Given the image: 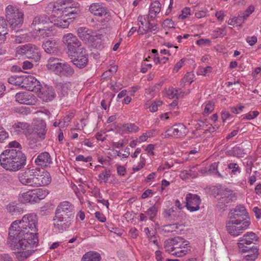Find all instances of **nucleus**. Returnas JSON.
I'll use <instances>...</instances> for the list:
<instances>
[{
    "label": "nucleus",
    "instance_id": "obj_1",
    "mask_svg": "<svg viewBox=\"0 0 261 261\" xmlns=\"http://www.w3.org/2000/svg\"><path fill=\"white\" fill-rule=\"evenodd\" d=\"M25 154L17 149H7L0 155L1 165L6 170L16 172L26 165Z\"/></svg>",
    "mask_w": 261,
    "mask_h": 261
},
{
    "label": "nucleus",
    "instance_id": "obj_2",
    "mask_svg": "<svg viewBox=\"0 0 261 261\" xmlns=\"http://www.w3.org/2000/svg\"><path fill=\"white\" fill-rule=\"evenodd\" d=\"M10 227L25 234L27 238H38V217L35 213L24 215L21 220L13 222Z\"/></svg>",
    "mask_w": 261,
    "mask_h": 261
},
{
    "label": "nucleus",
    "instance_id": "obj_3",
    "mask_svg": "<svg viewBox=\"0 0 261 261\" xmlns=\"http://www.w3.org/2000/svg\"><path fill=\"white\" fill-rule=\"evenodd\" d=\"M7 242L11 250L17 251L36 247L38 240L36 238H27L25 234L10 227Z\"/></svg>",
    "mask_w": 261,
    "mask_h": 261
},
{
    "label": "nucleus",
    "instance_id": "obj_4",
    "mask_svg": "<svg viewBox=\"0 0 261 261\" xmlns=\"http://www.w3.org/2000/svg\"><path fill=\"white\" fill-rule=\"evenodd\" d=\"M6 17L10 27L13 30L21 26L23 22L22 12L12 5H9L6 7Z\"/></svg>",
    "mask_w": 261,
    "mask_h": 261
},
{
    "label": "nucleus",
    "instance_id": "obj_5",
    "mask_svg": "<svg viewBox=\"0 0 261 261\" xmlns=\"http://www.w3.org/2000/svg\"><path fill=\"white\" fill-rule=\"evenodd\" d=\"M53 6V13L54 15L56 14H62L69 13V12L75 11L76 9L80 7V4L72 0H58L56 3L51 4Z\"/></svg>",
    "mask_w": 261,
    "mask_h": 261
},
{
    "label": "nucleus",
    "instance_id": "obj_6",
    "mask_svg": "<svg viewBox=\"0 0 261 261\" xmlns=\"http://www.w3.org/2000/svg\"><path fill=\"white\" fill-rule=\"evenodd\" d=\"M250 224L249 220H229L226 222L227 232L233 236H238L247 229Z\"/></svg>",
    "mask_w": 261,
    "mask_h": 261
},
{
    "label": "nucleus",
    "instance_id": "obj_7",
    "mask_svg": "<svg viewBox=\"0 0 261 261\" xmlns=\"http://www.w3.org/2000/svg\"><path fill=\"white\" fill-rule=\"evenodd\" d=\"M89 11L94 16L97 17H104L102 22L109 21L111 19L110 11L102 3H94L89 6Z\"/></svg>",
    "mask_w": 261,
    "mask_h": 261
},
{
    "label": "nucleus",
    "instance_id": "obj_8",
    "mask_svg": "<svg viewBox=\"0 0 261 261\" xmlns=\"http://www.w3.org/2000/svg\"><path fill=\"white\" fill-rule=\"evenodd\" d=\"M51 180L50 173L44 169L34 168L33 187H43L48 185Z\"/></svg>",
    "mask_w": 261,
    "mask_h": 261
},
{
    "label": "nucleus",
    "instance_id": "obj_9",
    "mask_svg": "<svg viewBox=\"0 0 261 261\" xmlns=\"http://www.w3.org/2000/svg\"><path fill=\"white\" fill-rule=\"evenodd\" d=\"M63 41L67 46L69 54H75L82 49L81 42L77 37L71 33H68L64 36Z\"/></svg>",
    "mask_w": 261,
    "mask_h": 261
},
{
    "label": "nucleus",
    "instance_id": "obj_10",
    "mask_svg": "<svg viewBox=\"0 0 261 261\" xmlns=\"http://www.w3.org/2000/svg\"><path fill=\"white\" fill-rule=\"evenodd\" d=\"M54 25L59 28L65 29L68 27L70 23L72 21L76 16V12L72 11L69 12V13L62 14H56L54 15Z\"/></svg>",
    "mask_w": 261,
    "mask_h": 261
},
{
    "label": "nucleus",
    "instance_id": "obj_11",
    "mask_svg": "<svg viewBox=\"0 0 261 261\" xmlns=\"http://www.w3.org/2000/svg\"><path fill=\"white\" fill-rule=\"evenodd\" d=\"M74 206L70 202L65 201L60 202L56 210V215L68 217L72 219L74 217Z\"/></svg>",
    "mask_w": 261,
    "mask_h": 261
},
{
    "label": "nucleus",
    "instance_id": "obj_12",
    "mask_svg": "<svg viewBox=\"0 0 261 261\" xmlns=\"http://www.w3.org/2000/svg\"><path fill=\"white\" fill-rule=\"evenodd\" d=\"M17 178L22 185L33 187L34 168H27L21 171L18 174Z\"/></svg>",
    "mask_w": 261,
    "mask_h": 261
},
{
    "label": "nucleus",
    "instance_id": "obj_13",
    "mask_svg": "<svg viewBox=\"0 0 261 261\" xmlns=\"http://www.w3.org/2000/svg\"><path fill=\"white\" fill-rule=\"evenodd\" d=\"M53 230L55 232H63L69 227L71 224V219L68 217H64L56 215L54 219Z\"/></svg>",
    "mask_w": 261,
    "mask_h": 261
},
{
    "label": "nucleus",
    "instance_id": "obj_14",
    "mask_svg": "<svg viewBox=\"0 0 261 261\" xmlns=\"http://www.w3.org/2000/svg\"><path fill=\"white\" fill-rule=\"evenodd\" d=\"M30 91L38 93L41 89V85L39 81L31 75H24L23 87Z\"/></svg>",
    "mask_w": 261,
    "mask_h": 261
},
{
    "label": "nucleus",
    "instance_id": "obj_15",
    "mask_svg": "<svg viewBox=\"0 0 261 261\" xmlns=\"http://www.w3.org/2000/svg\"><path fill=\"white\" fill-rule=\"evenodd\" d=\"M257 240L258 237L255 233L253 232H246L242 237L239 239L238 245L239 251H244L246 250V247H248L246 245L255 243Z\"/></svg>",
    "mask_w": 261,
    "mask_h": 261
},
{
    "label": "nucleus",
    "instance_id": "obj_16",
    "mask_svg": "<svg viewBox=\"0 0 261 261\" xmlns=\"http://www.w3.org/2000/svg\"><path fill=\"white\" fill-rule=\"evenodd\" d=\"M186 207L190 212H194L199 210L201 199L200 197L192 193H188L186 196Z\"/></svg>",
    "mask_w": 261,
    "mask_h": 261
},
{
    "label": "nucleus",
    "instance_id": "obj_17",
    "mask_svg": "<svg viewBox=\"0 0 261 261\" xmlns=\"http://www.w3.org/2000/svg\"><path fill=\"white\" fill-rule=\"evenodd\" d=\"M176 210V208L172 207L169 210H165L163 215L164 218L169 220L182 222L186 218V214L183 212Z\"/></svg>",
    "mask_w": 261,
    "mask_h": 261
},
{
    "label": "nucleus",
    "instance_id": "obj_18",
    "mask_svg": "<svg viewBox=\"0 0 261 261\" xmlns=\"http://www.w3.org/2000/svg\"><path fill=\"white\" fill-rule=\"evenodd\" d=\"M189 244L188 241L181 237H176L166 240L164 243V248L165 251L167 252L168 249L173 250L176 249L177 247L180 248V246L183 247L184 245Z\"/></svg>",
    "mask_w": 261,
    "mask_h": 261
},
{
    "label": "nucleus",
    "instance_id": "obj_19",
    "mask_svg": "<svg viewBox=\"0 0 261 261\" xmlns=\"http://www.w3.org/2000/svg\"><path fill=\"white\" fill-rule=\"evenodd\" d=\"M75 57L73 60V63L79 68L85 67L88 63V58L85 48L82 49L79 52L74 54Z\"/></svg>",
    "mask_w": 261,
    "mask_h": 261
},
{
    "label": "nucleus",
    "instance_id": "obj_20",
    "mask_svg": "<svg viewBox=\"0 0 261 261\" xmlns=\"http://www.w3.org/2000/svg\"><path fill=\"white\" fill-rule=\"evenodd\" d=\"M77 33L79 37L85 42H93L95 37L98 36L95 35V33L87 28L81 27L77 30Z\"/></svg>",
    "mask_w": 261,
    "mask_h": 261
},
{
    "label": "nucleus",
    "instance_id": "obj_21",
    "mask_svg": "<svg viewBox=\"0 0 261 261\" xmlns=\"http://www.w3.org/2000/svg\"><path fill=\"white\" fill-rule=\"evenodd\" d=\"M35 163L39 166L47 167L52 163V159L48 152L40 153L35 159Z\"/></svg>",
    "mask_w": 261,
    "mask_h": 261
},
{
    "label": "nucleus",
    "instance_id": "obj_22",
    "mask_svg": "<svg viewBox=\"0 0 261 261\" xmlns=\"http://www.w3.org/2000/svg\"><path fill=\"white\" fill-rule=\"evenodd\" d=\"M74 73V70L73 67L68 63L62 61L56 74L61 77H69L71 76Z\"/></svg>",
    "mask_w": 261,
    "mask_h": 261
},
{
    "label": "nucleus",
    "instance_id": "obj_23",
    "mask_svg": "<svg viewBox=\"0 0 261 261\" xmlns=\"http://www.w3.org/2000/svg\"><path fill=\"white\" fill-rule=\"evenodd\" d=\"M42 47L46 53L55 54L58 50L59 43L56 39H48L43 42Z\"/></svg>",
    "mask_w": 261,
    "mask_h": 261
},
{
    "label": "nucleus",
    "instance_id": "obj_24",
    "mask_svg": "<svg viewBox=\"0 0 261 261\" xmlns=\"http://www.w3.org/2000/svg\"><path fill=\"white\" fill-rule=\"evenodd\" d=\"M33 97V95L28 92H19L16 94L15 100L20 104L31 105L35 101L34 98L32 99Z\"/></svg>",
    "mask_w": 261,
    "mask_h": 261
},
{
    "label": "nucleus",
    "instance_id": "obj_25",
    "mask_svg": "<svg viewBox=\"0 0 261 261\" xmlns=\"http://www.w3.org/2000/svg\"><path fill=\"white\" fill-rule=\"evenodd\" d=\"M246 250L244 251H239L242 253L246 254L243 256V260L245 261H254L258 257V249L257 247H246Z\"/></svg>",
    "mask_w": 261,
    "mask_h": 261
},
{
    "label": "nucleus",
    "instance_id": "obj_26",
    "mask_svg": "<svg viewBox=\"0 0 261 261\" xmlns=\"http://www.w3.org/2000/svg\"><path fill=\"white\" fill-rule=\"evenodd\" d=\"M40 98L44 101L52 100L55 96V92L52 87L45 86L41 87L40 91Z\"/></svg>",
    "mask_w": 261,
    "mask_h": 261
},
{
    "label": "nucleus",
    "instance_id": "obj_27",
    "mask_svg": "<svg viewBox=\"0 0 261 261\" xmlns=\"http://www.w3.org/2000/svg\"><path fill=\"white\" fill-rule=\"evenodd\" d=\"M19 200L23 203H36L34 189L21 192L18 196Z\"/></svg>",
    "mask_w": 261,
    "mask_h": 261
},
{
    "label": "nucleus",
    "instance_id": "obj_28",
    "mask_svg": "<svg viewBox=\"0 0 261 261\" xmlns=\"http://www.w3.org/2000/svg\"><path fill=\"white\" fill-rule=\"evenodd\" d=\"M52 13L53 14L50 16L43 15L35 17L32 23V27H35L36 25L49 24L50 23H53L54 16L53 12Z\"/></svg>",
    "mask_w": 261,
    "mask_h": 261
},
{
    "label": "nucleus",
    "instance_id": "obj_29",
    "mask_svg": "<svg viewBox=\"0 0 261 261\" xmlns=\"http://www.w3.org/2000/svg\"><path fill=\"white\" fill-rule=\"evenodd\" d=\"M62 61L63 60L60 58L50 57L47 60L46 64V68L48 70L56 74Z\"/></svg>",
    "mask_w": 261,
    "mask_h": 261
},
{
    "label": "nucleus",
    "instance_id": "obj_30",
    "mask_svg": "<svg viewBox=\"0 0 261 261\" xmlns=\"http://www.w3.org/2000/svg\"><path fill=\"white\" fill-rule=\"evenodd\" d=\"M179 222L162 226L161 227L162 233L165 235H169L170 233H177L179 227L182 225V224H179Z\"/></svg>",
    "mask_w": 261,
    "mask_h": 261
},
{
    "label": "nucleus",
    "instance_id": "obj_31",
    "mask_svg": "<svg viewBox=\"0 0 261 261\" xmlns=\"http://www.w3.org/2000/svg\"><path fill=\"white\" fill-rule=\"evenodd\" d=\"M34 251L30 248L17 251L13 253L17 261H26L27 259L34 253Z\"/></svg>",
    "mask_w": 261,
    "mask_h": 261
},
{
    "label": "nucleus",
    "instance_id": "obj_32",
    "mask_svg": "<svg viewBox=\"0 0 261 261\" xmlns=\"http://www.w3.org/2000/svg\"><path fill=\"white\" fill-rule=\"evenodd\" d=\"M71 83L69 82H61L58 84L59 94L61 96H66L71 91Z\"/></svg>",
    "mask_w": 261,
    "mask_h": 261
},
{
    "label": "nucleus",
    "instance_id": "obj_33",
    "mask_svg": "<svg viewBox=\"0 0 261 261\" xmlns=\"http://www.w3.org/2000/svg\"><path fill=\"white\" fill-rule=\"evenodd\" d=\"M161 6V3L158 1L152 3L149 10L148 18L151 20L154 19L156 15L160 12Z\"/></svg>",
    "mask_w": 261,
    "mask_h": 261
},
{
    "label": "nucleus",
    "instance_id": "obj_34",
    "mask_svg": "<svg viewBox=\"0 0 261 261\" xmlns=\"http://www.w3.org/2000/svg\"><path fill=\"white\" fill-rule=\"evenodd\" d=\"M190 250L189 244L187 245H184L183 247L180 246L174 249L173 250H167V252L173 255L176 257H182L187 254L188 251Z\"/></svg>",
    "mask_w": 261,
    "mask_h": 261
},
{
    "label": "nucleus",
    "instance_id": "obj_35",
    "mask_svg": "<svg viewBox=\"0 0 261 261\" xmlns=\"http://www.w3.org/2000/svg\"><path fill=\"white\" fill-rule=\"evenodd\" d=\"M25 135L28 140L35 143L37 141L42 140L44 138V132H41V133L38 132H24Z\"/></svg>",
    "mask_w": 261,
    "mask_h": 261
},
{
    "label": "nucleus",
    "instance_id": "obj_36",
    "mask_svg": "<svg viewBox=\"0 0 261 261\" xmlns=\"http://www.w3.org/2000/svg\"><path fill=\"white\" fill-rule=\"evenodd\" d=\"M101 259V257L99 253L90 251L83 255L81 261H100Z\"/></svg>",
    "mask_w": 261,
    "mask_h": 261
},
{
    "label": "nucleus",
    "instance_id": "obj_37",
    "mask_svg": "<svg viewBox=\"0 0 261 261\" xmlns=\"http://www.w3.org/2000/svg\"><path fill=\"white\" fill-rule=\"evenodd\" d=\"M222 199L228 203L236 200L237 196L233 192L228 189H225L222 193Z\"/></svg>",
    "mask_w": 261,
    "mask_h": 261
},
{
    "label": "nucleus",
    "instance_id": "obj_38",
    "mask_svg": "<svg viewBox=\"0 0 261 261\" xmlns=\"http://www.w3.org/2000/svg\"><path fill=\"white\" fill-rule=\"evenodd\" d=\"M31 48L28 49V51L31 57H27L28 58L33 59L35 61H38L40 59L41 55L39 49L35 45L30 44Z\"/></svg>",
    "mask_w": 261,
    "mask_h": 261
},
{
    "label": "nucleus",
    "instance_id": "obj_39",
    "mask_svg": "<svg viewBox=\"0 0 261 261\" xmlns=\"http://www.w3.org/2000/svg\"><path fill=\"white\" fill-rule=\"evenodd\" d=\"M218 163H214L211 165L208 168L205 167L199 170L201 174H217L219 176L221 177V174L218 172Z\"/></svg>",
    "mask_w": 261,
    "mask_h": 261
},
{
    "label": "nucleus",
    "instance_id": "obj_40",
    "mask_svg": "<svg viewBox=\"0 0 261 261\" xmlns=\"http://www.w3.org/2000/svg\"><path fill=\"white\" fill-rule=\"evenodd\" d=\"M163 102L161 100H158L153 101H148L144 105L146 109H149L151 112H155L158 111V108L162 106Z\"/></svg>",
    "mask_w": 261,
    "mask_h": 261
},
{
    "label": "nucleus",
    "instance_id": "obj_41",
    "mask_svg": "<svg viewBox=\"0 0 261 261\" xmlns=\"http://www.w3.org/2000/svg\"><path fill=\"white\" fill-rule=\"evenodd\" d=\"M111 175V171L109 169H106L98 174L97 180L100 184L107 183Z\"/></svg>",
    "mask_w": 261,
    "mask_h": 261
},
{
    "label": "nucleus",
    "instance_id": "obj_42",
    "mask_svg": "<svg viewBox=\"0 0 261 261\" xmlns=\"http://www.w3.org/2000/svg\"><path fill=\"white\" fill-rule=\"evenodd\" d=\"M33 129L36 130H45L46 123L42 119L36 118L32 121Z\"/></svg>",
    "mask_w": 261,
    "mask_h": 261
},
{
    "label": "nucleus",
    "instance_id": "obj_43",
    "mask_svg": "<svg viewBox=\"0 0 261 261\" xmlns=\"http://www.w3.org/2000/svg\"><path fill=\"white\" fill-rule=\"evenodd\" d=\"M36 203L44 199L48 194V191L46 189L39 188L34 189Z\"/></svg>",
    "mask_w": 261,
    "mask_h": 261
},
{
    "label": "nucleus",
    "instance_id": "obj_44",
    "mask_svg": "<svg viewBox=\"0 0 261 261\" xmlns=\"http://www.w3.org/2000/svg\"><path fill=\"white\" fill-rule=\"evenodd\" d=\"M31 35L28 33L18 34L15 36L14 42L16 43L20 44L26 42H29L31 41Z\"/></svg>",
    "mask_w": 261,
    "mask_h": 261
},
{
    "label": "nucleus",
    "instance_id": "obj_45",
    "mask_svg": "<svg viewBox=\"0 0 261 261\" xmlns=\"http://www.w3.org/2000/svg\"><path fill=\"white\" fill-rule=\"evenodd\" d=\"M30 44H27L23 45H19L16 48V53L17 55H25L26 57H31L28 49L31 48Z\"/></svg>",
    "mask_w": 261,
    "mask_h": 261
},
{
    "label": "nucleus",
    "instance_id": "obj_46",
    "mask_svg": "<svg viewBox=\"0 0 261 261\" xmlns=\"http://www.w3.org/2000/svg\"><path fill=\"white\" fill-rule=\"evenodd\" d=\"M24 75L22 76H12L8 79V82L11 84L23 87Z\"/></svg>",
    "mask_w": 261,
    "mask_h": 261
},
{
    "label": "nucleus",
    "instance_id": "obj_47",
    "mask_svg": "<svg viewBox=\"0 0 261 261\" xmlns=\"http://www.w3.org/2000/svg\"><path fill=\"white\" fill-rule=\"evenodd\" d=\"M227 34L226 27H224L223 28H217L214 30L211 36L213 39H216L219 37H223Z\"/></svg>",
    "mask_w": 261,
    "mask_h": 261
},
{
    "label": "nucleus",
    "instance_id": "obj_48",
    "mask_svg": "<svg viewBox=\"0 0 261 261\" xmlns=\"http://www.w3.org/2000/svg\"><path fill=\"white\" fill-rule=\"evenodd\" d=\"M7 211L8 212L10 213L12 215H16L17 214H20L22 212L21 208L17 206L14 203H10L7 206Z\"/></svg>",
    "mask_w": 261,
    "mask_h": 261
},
{
    "label": "nucleus",
    "instance_id": "obj_49",
    "mask_svg": "<svg viewBox=\"0 0 261 261\" xmlns=\"http://www.w3.org/2000/svg\"><path fill=\"white\" fill-rule=\"evenodd\" d=\"M198 173L192 170H185L180 174V177L182 179H187L189 178H195L198 176Z\"/></svg>",
    "mask_w": 261,
    "mask_h": 261
},
{
    "label": "nucleus",
    "instance_id": "obj_50",
    "mask_svg": "<svg viewBox=\"0 0 261 261\" xmlns=\"http://www.w3.org/2000/svg\"><path fill=\"white\" fill-rule=\"evenodd\" d=\"M244 216L243 215H241L240 213L236 212V211L234 210H232L230 211L228 214V218L229 220H233V219L235 220H249V219H246L244 218Z\"/></svg>",
    "mask_w": 261,
    "mask_h": 261
},
{
    "label": "nucleus",
    "instance_id": "obj_51",
    "mask_svg": "<svg viewBox=\"0 0 261 261\" xmlns=\"http://www.w3.org/2000/svg\"><path fill=\"white\" fill-rule=\"evenodd\" d=\"M243 21V18H242L241 16L239 15L237 17H233L230 18L228 21V24L232 26L241 25Z\"/></svg>",
    "mask_w": 261,
    "mask_h": 261
},
{
    "label": "nucleus",
    "instance_id": "obj_52",
    "mask_svg": "<svg viewBox=\"0 0 261 261\" xmlns=\"http://www.w3.org/2000/svg\"><path fill=\"white\" fill-rule=\"evenodd\" d=\"M118 128L122 129V130H137L138 127L134 124L127 123L124 125H118Z\"/></svg>",
    "mask_w": 261,
    "mask_h": 261
},
{
    "label": "nucleus",
    "instance_id": "obj_53",
    "mask_svg": "<svg viewBox=\"0 0 261 261\" xmlns=\"http://www.w3.org/2000/svg\"><path fill=\"white\" fill-rule=\"evenodd\" d=\"M29 124L26 122H17L15 123L13 126L12 127L14 129H22L25 130L27 129L28 130L29 129Z\"/></svg>",
    "mask_w": 261,
    "mask_h": 261
},
{
    "label": "nucleus",
    "instance_id": "obj_54",
    "mask_svg": "<svg viewBox=\"0 0 261 261\" xmlns=\"http://www.w3.org/2000/svg\"><path fill=\"white\" fill-rule=\"evenodd\" d=\"M259 114V112L257 111H250L249 113L242 116V120H252L256 118Z\"/></svg>",
    "mask_w": 261,
    "mask_h": 261
},
{
    "label": "nucleus",
    "instance_id": "obj_55",
    "mask_svg": "<svg viewBox=\"0 0 261 261\" xmlns=\"http://www.w3.org/2000/svg\"><path fill=\"white\" fill-rule=\"evenodd\" d=\"M198 72L200 74L203 76H208L212 72V68L211 66H206L205 67H200L198 68Z\"/></svg>",
    "mask_w": 261,
    "mask_h": 261
},
{
    "label": "nucleus",
    "instance_id": "obj_56",
    "mask_svg": "<svg viewBox=\"0 0 261 261\" xmlns=\"http://www.w3.org/2000/svg\"><path fill=\"white\" fill-rule=\"evenodd\" d=\"M254 7L253 5L249 6L248 8L242 13L241 17L243 20L247 19L254 12Z\"/></svg>",
    "mask_w": 261,
    "mask_h": 261
},
{
    "label": "nucleus",
    "instance_id": "obj_57",
    "mask_svg": "<svg viewBox=\"0 0 261 261\" xmlns=\"http://www.w3.org/2000/svg\"><path fill=\"white\" fill-rule=\"evenodd\" d=\"M106 227L108 229L112 232H114L119 236H121L122 233L120 232V230L118 228L115 227L114 224L112 223H107L106 224Z\"/></svg>",
    "mask_w": 261,
    "mask_h": 261
},
{
    "label": "nucleus",
    "instance_id": "obj_58",
    "mask_svg": "<svg viewBox=\"0 0 261 261\" xmlns=\"http://www.w3.org/2000/svg\"><path fill=\"white\" fill-rule=\"evenodd\" d=\"M214 103L213 101H208L205 106L203 112L204 115H208L210 113L212 112L214 109Z\"/></svg>",
    "mask_w": 261,
    "mask_h": 261
},
{
    "label": "nucleus",
    "instance_id": "obj_59",
    "mask_svg": "<svg viewBox=\"0 0 261 261\" xmlns=\"http://www.w3.org/2000/svg\"><path fill=\"white\" fill-rule=\"evenodd\" d=\"M179 132H171V133H168V132H165L161 134V136L163 138H169L171 137L178 138Z\"/></svg>",
    "mask_w": 261,
    "mask_h": 261
},
{
    "label": "nucleus",
    "instance_id": "obj_60",
    "mask_svg": "<svg viewBox=\"0 0 261 261\" xmlns=\"http://www.w3.org/2000/svg\"><path fill=\"white\" fill-rule=\"evenodd\" d=\"M229 169H231V171L233 174H237L240 172V169L239 165L234 163H231L228 165Z\"/></svg>",
    "mask_w": 261,
    "mask_h": 261
},
{
    "label": "nucleus",
    "instance_id": "obj_61",
    "mask_svg": "<svg viewBox=\"0 0 261 261\" xmlns=\"http://www.w3.org/2000/svg\"><path fill=\"white\" fill-rule=\"evenodd\" d=\"M191 10L189 8H185L181 11V14L179 16V19L183 20L190 15Z\"/></svg>",
    "mask_w": 261,
    "mask_h": 261
},
{
    "label": "nucleus",
    "instance_id": "obj_62",
    "mask_svg": "<svg viewBox=\"0 0 261 261\" xmlns=\"http://www.w3.org/2000/svg\"><path fill=\"white\" fill-rule=\"evenodd\" d=\"M151 136H152V132H146L138 139L139 143L146 141L148 138H150Z\"/></svg>",
    "mask_w": 261,
    "mask_h": 261
},
{
    "label": "nucleus",
    "instance_id": "obj_63",
    "mask_svg": "<svg viewBox=\"0 0 261 261\" xmlns=\"http://www.w3.org/2000/svg\"><path fill=\"white\" fill-rule=\"evenodd\" d=\"M147 214L149 216L150 219H152L156 215V208L154 206H152L147 210Z\"/></svg>",
    "mask_w": 261,
    "mask_h": 261
},
{
    "label": "nucleus",
    "instance_id": "obj_64",
    "mask_svg": "<svg viewBox=\"0 0 261 261\" xmlns=\"http://www.w3.org/2000/svg\"><path fill=\"white\" fill-rule=\"evenodd\" d=\"M163 25L164 28H175V23L174 21L169 18L166 19L163 22Z\"/></svg>",
    "mask_w": 261,
    "mask_h": 261
}]
</instances>
